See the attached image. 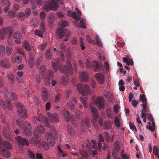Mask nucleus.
I'll use <instances>...</instances> for the list:
<instances>
[{
    "label": "nucleus",
    "mask_w": 159,
    "mask_h": 159,
    "mask_svg": "<svg viewBox=\"0 0 159 159\" xmlns=\"http://www.w3.org/2000/svg\"><path fill=\"white\" fill-rule=\"evenodd\" d=\"M89 106L93 114L92 120V124L95 128L98 129L100 126H101L103 123L102 118L99 116L98 112L96 107H92V104H89Z\"/></svg>",
    "instance_id": "1"
},
{
    "label": "nucleus",
    "mask_w": 159,
    "mask_h": 159,
    "mask_svg": "<svg viewBox=\"0 0 159 159\" xmlns=\"http://www.w3.org/2000/svg\"><path fill=\"white\" fill-rule=\"evenodd\" d=\"M85 65L88 68L92 69L95 72L103 71V67L101 63L97 61H91L88 60L85 62Z\"/></svg>",
    "instance_id": "2"
},
{
    "label": "nucleus",
    "mask_w": 159,
    "mask_h": 159,
    "mask_svg": "<svg viewBox=\"0 0 159 159\" xmlns=\"http://www.w3.org/2000/svg\"><path fill=\"white\" fill-rule=\"evenodd\" d=\"M47 124H48V125H49L46 126L49 128L51 130V132L46 135V137L47 138L48 141L49 143L50 146H53L55 143L54 139L56 137V131L55 130L54 127L53 125L50 124L49 122Z\"/></svg>",
    "instance_id": "3"
},
{
    "label": "nucleus",
    "mask_w": 159,
    "mask_h": 159,
    "mask_svg": "<svg viewBox=\"0 0 159 159\" xmlns=\"http://www.w3.org/2000/svg\"><path fill=\"white\" fill-rule=\"evenodd\" d=\"M16 122L18 127L22 129L24 133L27 134L30 133L31 127L29 123L25 121L21 122L20 120H17Z\"/></svg>",
    "instance_id": "4"
},
{
    "label": "nucleus",
    "mask_w": 159,
    "mask_h": 159,
    "mask_svg": "<svg viewBox=\"0 0 159 159\" xmlns=\"http://www.w3.org/2000/svg\"><path fill=\"white\" fill-rule=\"evenodd\" d=\"M57 36L59 38H63V40L64 41H66L71 36V34L70 31L67 29L63 30L62 29H58L57 33Z\"/></svg>",
    "instance_id": "5"
},
{
    "label": "nucleus",
    "mask_w": 159,
    "mask_h": 159,
    "mask_svg": "<svg viewBox=\"0 0 159 159\" xmlns=\"http://www.w3.org/2000/svg\"><path fill=\"white\" fill-rule=\"evenodd\" d=\"M12 27H7L5 29H1L0 30V40H3L7 36L10 38L13 32Z\"/></svg>",
    "instance_id": "6"
},
{
    "label": "nucleus",
    "mask_w": 159,
    "mask_h": 159,
    "mask_svg": "<svg viewBox=\"0 0 159 159\" xmlns=\"http://www.w3.org/2000/svg\"><path fill=\"white\" fill-rule=\"evenodd\" d=\"M16 106L17 107V111L18 112V115L19 116L20 118H23L24 119L27 118L28 116V115L22 104L18 102L16 104Z\"/></svg>",
    "instance_id": "7"
},
{
    "label": "nucleus",
    "mask_w": 159,
    "mask_h": 159,
    "mask_svg": "<svg viewBox=\"0 0 159 159\" xmlns=\"http://www.w3.org/2000/svg\"><path fill=\"white\" fill-rule=\"evenodd\" d=\"M57 0H52L51 1H48L43 6L44 10L46 11H48L50 10L57 11Z\"/></svg>",
    "instance_id": "8"
},
{
    "label": "nucleus",
    "mask_w": 159,
    "mask_h": 159,
    "mask_svg": "<svg viewBox=\"0 0 159 159\" xmlns=\"http://www.w3.org/2000/svg\"><path fill=\"white\" fill-rule=\"evenodd\" d=\"M15 139L18 143V144L20 146L19 150L20 152L22 153H24L25 152L24 149L22 147L20 146V145H21L22 146H24L25 145L28 146L29 143L28 140L26 139L22 138L20 136L16 137Z\"/></svg>",
    "instance_id": "9"
},
{
    "label": "nucleus",
    "mask_w": 159,
    "mask_h": 159,
    "mask_svg": "<svg viewBox=\"0 0 159 159\" xmlns=\"http://www.w3.org/2000/svg\"><path fill=\"white\" fill-rule=\"evenodd\" d=\"M62 72L67 76L72 75L73 74V70L71 64L69 62L67 65L63 66Z\"/></svg>",
    "instance_id": "10"
},
{
    "label": "nucleus",
    "mask_w": 159,
    "mask_h": 159,
    "mask_svg": "<svg viewBox=\"0 0 159 159\" xmlns=\"http://www.w3.org/2000/svg\"><path fill=\"white\" fill-rule=\"evenodd\" d=\"M77 89L80 93L83 95L85 93L89 94L90 91L89 87L85 84L83 85L80 84H79L77 86Z\"/></svg>",
    "instance_id": "11"
},
{
    "label": "nucleus",
    "mask_w": 159,
    "mask_h": 159,
    "mask_svg": "<svg viewBox=\"0 0 159 159\" xmlns=\"http://www.w3.org/2000/svg\"><path fill=\"white\" fill-rule=\"evenodd\" d=\"M93 102L96 104V105L100 110L104 107V101L103 97H97L95 100L93 101Z\"/></svg>",
    "instance_id": "12"
},
{
    "label": "nucleus",
    "mask_w": 159,
    "mask_h": 159,
    "mask_svg": "<svg viewBox=\"0 0 159 159\" xmlns=\"http://www.w3.org/2000/svg\"><path fill=\"white\" fill-rule=\"evenodd\" d=\"M45 130L43 125H38L34 132V134L36 137H38L40 134L43 133L45 132Z\"/></svg>",
    "instance_id": "13"
},
{
    "label": "nucleus",
    "mask_w": 159,
    "mask_h": 159,
    "mask_svg": "<svg viewBox=\"0 0 159 159\" xmlns=\"http://www.w3.org/2000/svg\"><path fill=\"white\" fill-rule=\"evenodd\" d=\"M0 107L2 109H5L7 108L9 110H11V104L9 100H7L6 102H4L3 100L0 99Z\"/></svg>",
    "instance_id": "14"
},
{
    "label": "nucleus",
    "mask_w": 159,
    "mask_h": 159,
    "mask_svg": "<svg viewBox=\"0 0 159 159\" xmlns=\"http://www.w3.org/2000/svg\"><path fill=\"white\" fill-rule=\"evenodd\" d=\"M95 77L96 81L100 84L102 85L105 81L104 75L100 73H98L95 74Z\"/></svg>",
    "instance_id": "15"
},
{
    "label": "nucleus",
    "mask_w": 159,
    "mask_h": 159,
    "mask_svg": "<svg viewBox=\"0 0 159 159\" xmlns=\"http://www.w3.org/2000/svg\"><path fill=\"white\" fill-rule=\"evenodd\" d=\"M38 120L40 122H44L45 124V126H48V124H47L48 122L47 117L41 114H39L38 115Z\"/></svg>",
    "instance_id": "16"
},
{
    "label": "nucleus",
    "mask_w": 159,
    "mask_h": 159,
    "mask_svg": "<svg viewBox=\"0 0 159 159\" xmlns=\"http://www.w3.org/2000/svg\"><path fill=\"white\" fill-rule=\"evenodd\" d=\"M0 154L6 157H9L10 156L9 151L2 147H0Z\"/></svg>",
    "instance_id": "17"
},
{
    "label": "nucleus",
    "mask_w": 159,
    "mask_h": 159,
    "mask_svg": "<svg viewBox=\"0 0 159 159\" xmlns=\"http://www.w3.org/2000/svg\"><path fill=\"white\" fill-rule=\"evenodd\" d=\"M0 2L2 5L5 7L4 8V11L6 12H7L8 10V7L11 5L10 2L7 0H0Z\"/></svg>",
    "instance_id": "18"
},
{
    "label": "nucleus",
    "mask_w": 159,
    "mask_h": 159,
    "mask_svg": "<svg viewBox=\"0 0 159 159\" xmlns=\"http://www.w3.org/2000/svg\"><path fill=\"white\" fill-rule=\"evenodd\" d=\"M64 117L65 120L66 121L68 122L70 120H73L74 118V116L70 114L68 111H66L64 113Z\"/></svg>",
    "instance_id": "19"
},
{
    "label": "nucleus",
    "mask_w": 159,
    "mask_h": 159,
    "mask_svg": "<svg viewBox=\"0 0 159 159\" xmlns=\"http://www.w3.org/2000/svg\"><path fill=\"white\" fill-rule=\"evenodd\" d=\"M80 79L82 82H85L88 79V74L87 71L84 70L80 73Z\"/></svg>",
    "instance_id": "20"
},
{
    "label": "nucleus",
    "mask_w": 159,
    "mask_h": 159,
    "mask_svg": "<svg viewBox=\"0 0 159 159\" xmlns=\"http://www.w3.org/2000/svg\"><path fill=\"white\" fill-rule=\"evenodd\" d=\"M0 65L4 68H9L10 67V63L6 59L0 61Z\"/></svg>",
    "instance_id": "21"
},
{
    "label": "nucleus",
    "mask_w": 159,
    "mask_h": 159,
    "mask_svg": "<svg viewBox=\"0 0 159 159\" xmlns=\"http://www.w3.org/2000/svg\"><path fill=\"white\" fill-rule=\"evenodd\" d=\"M49 120L51 122L57 123L58 121V116L56 113L52 114Z\"/></svg>",
    "instance_id": "22"
},
{
    "label": "nucleus",
    "mask_w": 159,
    "mask_h": 159,
    "mask_svg": "<svg viewBox=\"0 0 159 159\" xmlns=\"http://www.w3.org/2000/svg\"><path fill=\"white\" fill-rule=\"evenodd\" d=\"M67 15L70 17H73L76 20L78 21L80 20V18L76 15L75 12H72L70 11H68L67 13Z\"/></svg>",
    "instance_id": "23"
},
{
    "label": "nucleus",
    "mask_w": 159,
    "mask_h": 159,
    "mask_svg": "<svg viewBox=\"0 0 159 159\" xmlns=\"http://www.w3.org/2000/svg\"><path fill=\"white\" fill-rule=\"evenodd\" d=\"M23 46L25 50L28 52H30L32 49V46L27 41H25L23 43Z\"/></svg>",
    "instance_id": "24"
},
{
    "label": "nucleus",
    "mask_w": 159,
    "mask_h": 159,
    "mask_svg": "<svg viewBox=\"0 0 159 159\" xmlns=\"http://www.w3.org/2000/svg\"><path fill=\"white\" fill-rule=\"evenodd\" d=\"M103 135L106 142L107 143H111L113 139H111L108 133L105 132L103 133Z\"/></svg>",
    "instance_id": "25"
},
{
    "label": "nucleus",
    "mask_w": 159,
    "mask_h": 159,
    "mask_svg": "<svg viewBox=\"0 0 159 159\" xmlns=\"http://www.w3.org/2000/svg\"><path fill=\"white\" fill-rule=\"evenodd\" d=\"M54 77V73L53 71L50 70H48L47 73L45 75V78L50 79H52Z\"/></svg>",
    "instance_id": "26"
},
{
    "label": "nucleus",
    "mask_w": 159,
    "mask_h": 159,
    "mask_svg": "<svg viewBox=\"0 0 159 159\" xmlns=\"http://www.w3.org/2000/svg\"><path fill=\"white\" fill-rule=\"evenodd\" d=\"M106 114L107 117L111 119L114 116L112 110L110 108H107L106 110Z\"/></svg>",
    "instance_id": "27"
},
{
    "label": "nucleus",
    "mask_w": 159,
    "mask_h": 159,
    "mask_svg": "<svg viewBox=\"0 0 159 159\" xmlns=\"http://www.w3.org/2000/svg\"><path fill=\"white\" fill-rule=\"evenodd\" d=\"M98 138L99 140L98 142V149L100 150L101 148V144L100 143V142H104V139L103 138L102 135L101 134H99Z\"/></svg>",
    "instance_id": "28"
},
{
    "label": "nucleus",
    "mask_w": 159,
    "mask_h": 159,
    "mask_svg": "<svg viewBox=\"0 0 159 159\" xmlns=\"http://www.w3.org/2000/svg\"><path fill=\"white\" fill-rule=\"evenodd\" d=\"M67 131L68 134L71 136H74L75 134L74 130L72 128L70 125H67Z\"/></svg>",
    "instance_id": "29"
},
{
    "label": "nucleus",
    "mask_w": 159,
    "mask_h": 159,
    "mask_svg": "<svg viewBox=\"0 0 159 159\" xmlns=\"http://www.w3.org/2000/svg\"><path fill=\"white\" fill-rule=\"evenodd\" d=\"M51 49H48L45 52V57L48 60L51 59L52 56V54L51 52Z\"/></svg>",
    "instance_id": "30"
},
{
    "label": "nucleus",
    "mask_w": 159,
    "mask_h": 159,
    "mask_svg": "<svg viewBox=\"0 0 159 159\" xmlns=\"http://www.w3.org/2000/svg\"><path fill=\"white\" fill-rule=\"evenodd\" d=\"M2 145L3 147L8 149H10L12 148L11 144L8 141H3Z\"/></svg>",
    "instance_id": "31"
},
{
    "label": "nucleus",
    "mask_w": 159,
    "mask_h": 159,
    "mask_svg": "<svg viewBox=\"0 0 159 159\" xmlns=\"http://www.w3.org/2000/svg\"><path fill=\"white\" fill-rule=\"evenodd\" d=\"M79 44L81 49L83 50L85 48V44L83 41V39L82 37L80 38L79 40Z\"/></svg>",
    "instance_id": "32"
},
{
    "label": "nucleus",
    "mask_w": 159,
    "mask_h": 159,
    "mask_svg": "<svg viewBox=\"0 0 159 159\" xmlns=\"http://www.w3.org/2000/svg\"><path fill=\"white\" fill-rule=\"evenodd\" d=\"M40 145L44 150H47L49 149V146L48 144L45 141L40 143Z\"/></svg>",
    "instance_id": "33"
},
{
    "label": "nucleus",
    "mask_w": 159,
    "mask_h": 159,
    "mask_svg": "<svg viewBox=\"0 0 159 159\" xmlns=\"http://www.w3.org/2000/svg\"><path fill=\"white\" fill-rule=\"evenodd\" d=\"M152 126L150 125H147V129H149L151 132H153L155 130V124L154 120L152 121Z\"/></svg>",
    "instance_id": "34"
},
{
    "label": "nucleus",
    "mask_w": 159,
    "mask_h": 159,
    "mask_svg": "<svg viewBox=\"0 0 159 159\" xmlns=\"http://www.w3.org/2000/svg\"><path fill=\"white\" fill-rule=\"evenodd\" d=\"M7 76L8 77V79L11 83H13L15 79L14 75L11 72H9L7 74Z\"/></svg>",
    "instance_id": "35"
},
{
    "label": "nucleus",
    "mask_w": 159,
    "mask_h": 159,
    "mask_svg": "<svg viewBox=\"0 0 159 159\" xmlns=\"http://www.w3.org/2000/svg\"><path fill=\"white\" fill-rule=\"evenodd\" d=\"M66 105L68 108H70L71 111H73L75 110V106L71 101L67 102L66 103Z\"/></svg>",
    "instance_id": "36"
},
{
    "label": "nucleus",
    "mask_w": 159,
    "mask_h": 159,
    "mask_svg": "<svg viewBox=\"0 0 159 159\" xmlns=\"http://www.w3.org/2000/svg\"><path fill=\"white\" fill-rule=\"evenodd\" d=\"M9 99L11 100L16 101L18 99L17 95L15 93H12L11 94Z\"/></svg>",
    "instance_id": "37"
},
{
    "label": "nucleus",
    "mask_w": 159,
    "mask_h": 159,
    "mask_svg": "<svg viewBox=\"0 0 159 159\" xmlns=\"http://www.w3.org/2000/svg\"><path fill=\"white\" fill-rule=\"evenodd\" d=\"M22 35L20 33L17 32L15 33L13 36V38L15 39H20L22 38Z\"/></svg>",
    "instance_id": "38"
},
{
    "label": "nucleus",
    "mask_w": 159,
    "mask_h": 159,
    "mask_svg": "<svg viewBox=\"0 0 159 159\" xmlns=\"http://www.w3.org/2000/svg\"><path fill=\"white\" fill-rule=\"evenodd\" d=\"M114 150H116L117 152H119L120 151V146L119 145V142L116 140L114 143Z\"/></svg>",
    "instance_id": "39"
},
{
    "label": "nucleus",
    "mask_w": 159,
    "mask_h": 159,
    "mask_svg": "<svg viewBox=\"0 0 159 159\" xmlns=\"http://www.w3.org/2000/svg\"><path fill=\"white\" fill-rule=\"evenodd\" d=\"M59 25L61 27L64 28L68 25V23L65 20H62L59 22Z\"/></svg>",
    "instance_id": "40"
},
{
    "label": "nucleus",
    "mask_w": 159,
    "mask_h": 159,
    "mask_svg": "<svg viewBox=\"0 0 159 159\" xmlns=\"http://www.w3.org/2000/svg\"><path fill=\"white\" fill-rule=\"evenodd\" d=\"M55 16L53 15H50L48 17V20L51 24L53 23L54 20Z\"/></svg>",
    "instance_id": "41"
},
{
    "label": "nucleus",
    "mask_w": 159,
    "mask_h": 159,
    "mask_svg": "<svg viewBox=\"0 0 159 159\" xmlns=\"http://www.w3.org/2000/svg\"><path fill=\"white\" fill-rule=\"evenodd\" d=\"M114 123H115V124L117 128H119L120 127V122L119 119L116 116L115 118Z\"/></svg>",
    "instance_id": "42"
},
{
    "label": "nucleus",
    "mask_w": 159,
    "mask_h": 159,
    "mask_svg": "<svg viewBox=\"0 0 159 159\" xmlns=\"http://www.w3.org/2000/svg\"><path fill=\"white\" fill-rule=\"evenodd\" d=\"M18 16L20 19L22 21L24 20L26 18L25 16L24 12H19L18 13Z\"/></svg>",
    "instance_id": "43"
},
{
    "label": "nucleus",
    "mask_w": 159,
    "mask_h": 159,
    "mask_svg": "<svg viewBox=\"0 0 159 159\" xmlns=\"http://www.w3.org/2000/svg\"><path fill=\"white\" fill-rule=\"evenodd\" d=\"M64 93L66 98L70 99L72 96V94L70 90H66Z\"/></svg>",
    "instance_id": "44"
},
{
    "label": "nucleus",
    "mask_w": 159,
    "mask_h": 159,
    "mask_svg": "<svg viewBox=\"0 0 159 159\" xmlns=\"http://www.w3.org/2000/svg\"><path fill=\"white\" fill-rule=\"evenodd\" d=\"M61 81L62 85L63 86L66 85L68 83V79L64 77L61 78Z\"/></svg>",
    "instance_id": "45"
},
{
    "label": "nucleus",
    "mask_w": 159,
    "mask_h": 159,
    "mask_svg": "<svg viewBox=\"0 0 159 159\" xmlns=\"http://www.w3.org/2000/svg\"><path fill=\"white\" fill-rule=\"evenodd\" d=\"M13 50L9 47H7L6 48V53L8 56H10Z\"/></svg>",
    "instance_id": "46"
},
{
    "label": "nucleus",
    "mask_w": 159,
    "mask_h": 159,
    "mask_svg": "<svg viewBox=\"0 0 159 159\" xmlns=\"http://www.w3.org/2000/svg\"><path fill=\"white\" fill-rule=\"evenodd\" d=\"M31 11L30 9V8H28L25 10L24 11V14L25 16L27 18L30 16L31 14Z\"/></svg>",
    "instance_id": "47"
},
{
    "label": "nucleus",
    "mask_w": 159,
    "mask_h": 159,
    "mask_svg": "<svg viewBox=\"0 0 159 159\" xmlns=\"http://www.w3.org/2000/svg\"><path fill=\"white\" fill-rule=\"evenodd\" d=\"M5 53V48L2 45H0V56H2Z\"/></svg>",
    "instance_id": "48"
},
{
    "label": "nucleus",
    "mask_w": 159,
    "mask_h": 159,
    "mask_svg": "<svg viewBox=\"0 0 159 159\" xmlns=\"http://www.w3.org/2000/svg\"><path fill=\"white\" fill-rule=\"evenodd\" d=\"M79 27L80 28H82L83 29L85 28V21L84 19H82L80 20Z\"/></svg>",
    "instance_id": "49"
},
{
    "label": "nucleus",
    "mask_w": 159,
    "mask_h": 159,
    "mask_svg": "<svg viewBox=\"0 0 159 159\" xmlns=\"http://www.w3.org/2000/svg\"><path fill=\"white\" fill-rule=\"evenodd\" d=\"M43 59L42 57H40L38 58L35 61V64L37 66H39L42 62Z\"/></svg>",
    "instance_id": "50"
},
{
    "label": "nucleus",
    "mask_w": 159,
    "mask_h": 159,
    "mask_svg": "<svg viewBox=\"0 0 159 159\" xmlns=\"http://www.w3.org/2000/svg\"><path fill=\"white\" fill-rule=\"evenodd\" d=\"M139 99L143 103H144L147 102L145 96L144 94H142L140 96Z\"/></svg>",
    "instance_id": "51"
},
{
    "label": "nucleus",
    "mask_w": 159,
    "mask_h": 159,
    "mask_svg": "<svg viewBox=\"0 0 159 159\" xmlns=\"http://www.w3.org/2000/svg\"><path fill=\"white\" fill-rule=\"evenodd\" d=\"M80 154L84 158H87L88 157L89 154L84 150L80 151Z\"/></svg>",
    "instance_id": "52"
},
{
    "label": "nucleus",
    "mask_w": 159,
    "mask_h": 159,
    "mask_svg": "<svg viewBox=\"0 0 159 159\" xmlns=\"http://www.w3.org/2000/svg\"><path fill=\"white\" fill-rule=\"evenodd\" d=\"M59 66V64L58 62H54L52 64V67L55 70H57Z\"/></svg>",
    "instance_id": "53"
},
{
    "label": "nucleus",
    "mask_w": 159,
    "mask_h": 159,
    "mask_svg": "<svg viewBox=\"0 0 159 159\" xmlns=\"http://www.w3.org/2000/svg\"><path fill=\"white\" fill-rule=\"evenodd\" d=\"M28 154L31 159H36L35 157L34 153L30 150H28Z\"/></svg>",
    "instance_id": "54"
},
{
    "label": "nucleus",
    "mask_w": 159,
    "mask_h": 159,
    "mask_svg": "<svg viewBox=\"0 0 159 159\" xmlns=\"http://www.w3.org/2000/svg\"><path fill=\"white\" fill-rule=\"evenodd\" d=\"M45 66L44 65H42L41 66L40 68L39 72L40 73L43 75L44 74V71L45 70Z\"/></svg>",
    "instance_id": "55"
},
{
    "label": "nucleus",
    "mask_w": 159,
    "mask_h": 159,
    "mask_svg": "<svg viewBox=\"0 0 159 159\" xmlns=\"http://www.w3.org/2000/svg\"><path fill=\"white\" fill-rule=\"evenodd\" d=\"M129 124L130 129L132 130H134L137 132V130L135 125L131 122H129Z\"/></svg>",
    "instance_id": "56"
},
{
    "label": "nucleus",
    "mask_w": 159,
    "mask_h": 159,
    "mask_svg": "<svg viewBox=\"0 0 159 159\" xmlns=\"http://www.w3.org/2000/svg\"><path fill=\"white\" fill-rule=\"evenodd\" d=\"M40 30L42 33H44L45 31V24L44 22H42L41 23Z\"/></svg>",
    "instance_id": "57"
},
{
    "label": "nucleus",
    "mask_w": 159,
    "mask_h": 159,
    "mask_svg": "<svg viewBox=\"0 0 159 159\" xmlns=\"http://www.w3.org/2000/svg\"><path fill=\"white\" fill-rule=\"evenodd\" d=\"M15 12H14L13 11H9L8 13V17L9 18H13L15 16Z\"/></svg>",
    "instance_id": "58"
},
{
    "label": "nucleus",
    "mask_w": 159,
    "mask_h": 159,
    "mask_svg": "<svg viewBox=\"0 0 159 159\" xmlns=\"http://www.w3.org/2000/svg\"><path fill=\"white\" fill-rule=\"evenodd\" d=\"M20 7V6L17 4H15L14 5L13 9V11L15 12Z\"/></svg>",
    "instance_id": "59"
},
{
    "label": "nucleus",
    "mask_w": 159,
    "mask_h": 159,
    "mask_svg": "<svg viewBox=\"0 0 159 159\" xmlns=\"http://www.w3.org/2000/svg\"><path fill=\"white\" fill-rule=\"evenodd\" d=\"M3 135L4 137L7 139L10 138L11 135L9 132H6L4 133Z\"/></svg>",
    "instance_id": "60"
},
{
    "label": "nucleus",
    "mask_w": 159,
    "mask_h": 159,
    "mask_svg": "<svg viewBox=\"0 0 159 159\" xmlns=\"http://www.w3.org/2000/svg\"><path fill=\"white\" fill-rule=\"evenodd\" d=\"M48 94L42 95V98L43 101L44 102L47 101L48 98Z\"/></svg>",
    "instance_id": "61"
},
{
    "label": "nucleus",
    "mask_w": 159,
    "mask_h": 159,
    "mask_svg": "<svg viewBox=\"0 0 159 159\" xmlns=\"http://www.w3.org/2000/svg\"><path fill=\"white\" fill-rule=\"evenodd\" d=\"M21 58L20 56H18L16 57L15 58V61L17 63H20L21 61Z\"/></svg>",
    "instance_id": "62"
},
{
    "label": "nucleus",
    "mask_w": 159,
    "mask_h": 159,
    "mask_svg": "<svg viewBox=\"0 0 159 159\" xmlns=\"http://www.w3.org/2000/svg\"><path fill=\"white\" fill-rule=\"evenodd\" d=\"M146 116L147 117L148 119L150 121H152L154 120V118L152 117V115L151 114H149V113H147L146 114Z\"/></svg>",
    "instance_id": "63"
},
{
    "label": "nucleus",
    "mask_w": 159,
    "mask_h": 159,
    "mask_svg": "<svg viewBox=\"0 0 159 159\" xmlns=\"http://www.w3.org/2000/svg\"><path fill=\"white\" fill-rule=\"evenodd\" d=\"M156 148V147L154 146L153 148V152L155 156H157L159 158V154L158 153Z\"/></svg>",
    "instance_id": "64"
}]
</instances>
